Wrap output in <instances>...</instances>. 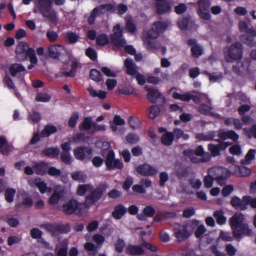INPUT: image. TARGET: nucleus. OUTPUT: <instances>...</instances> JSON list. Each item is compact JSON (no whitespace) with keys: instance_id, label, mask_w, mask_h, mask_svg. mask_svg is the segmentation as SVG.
Here are the masks:
<instances>
[{"instance_id":"f257e3e1","label":"nucleus","mask_w":256,"mask_h":256,"mask_svg":"<svg viewBox=\"0 0 256 256\" xmlns=\"http://www.w3.org/2000/svg\"><path fill=\"white\" fill-rule=\"evenodd\" d=\"M104 192L103 186L100 185L92 194L86 196L84 204L80 203L74 200H71L66 204H63L62 210L66 214L72 213L76 214H81L84 206L89 208L94 205L101 198Z\"/></svg>"},{"instance_id":"f03ea898","label":"nucleus","mask_w":256,"mask_h":256,"mask_svg":"<svg viewBox=\"0 0 256 256\" xmlns=\"http://www.w3.org/2000/svg\"><path fill=\"white\" fill-rule=\"evenodd\" d=\"M168 26V24L165 22H157L154 24L152 29L146 34L143 35V42L148 49L160 50L162 54L166 52V48L162 46L159 43L155 41L160 34L164 32Z\"/></svg>"},{"instance_id":"7ed1b4c3","label":"nucleus","mask_w":256,"mask_h":256,"mask_svg":"<svg viewBox=\"0 0 256 256\" xmlns=\"http://www.w3.org/2000/svg\"><path fill=\"white\" fill-rule=\"evenodd\" d=\"M52 2L53 0H38L34 8V12L39 11L50 22L56 24L59 19L57 12L52 7Z\"/></svg>"},{"instance_id":"20e7f679","label":"nucleus","mask_w":256,"mask_h":256,"mask_svg":"<svg viewBox=\"0 0 256 256\" xmlns=\"http://www.w3.org/2000/svg\"><path fill=\"white\" fill-rule=\"evenodd\" d=\"M198 225V220H192L184 224H175L174 226V234L178 242L186 240L194 232Z\"/></svg>"},{"instance_id":"39448f33","label":"nucleus","mask_w":256,"mask_h":256,"mask_svg":"<svg viewBox=\"0 0 256 256\" xmlns=\"http://www.w3.org/2000/svg\"><path fill=\"white\" fill-rule=\"evenodd\" d=\"M16 58L19 61H24L28 56L30 61L35 63L36 56L34 50L30 48L28 44L25 42H20L16 48Z\"/></svg>"},{"instance_id":"423d86ee","label":"nucleus","mask_w":256,"mask_h":256,"mask_svg":"<svg viewBox=\"0 0 256 256\" xmlns=\"http://www.w3.org/2000/svg\"><path fill=\"white\" fill-rule=\"evenodd\" d=\"M224 56L226 60L228 62L240 60L242 56V44L238 42L226 48L224 50Z\"/></svg>"},{"instance_id":"0eeeda50","label":"nucleus","mask_w":256,"mask_h":256,"mask_svg":"<svg viewBox=\"0 0 256 256\" xmlns=\"http://www.w3.org/2000/svg\"><path fill=\"white\" fill-rule=\"evenodd\" d=\"M184 154L194 163L206 162L210 160L211 158L210 154L204 152V148L202 146H198L195 152L192 150H186L184 151Z\"/></svg>"},{"instance_id":"6e6552de","label":"nucleus","mask_w":256,"mask_h":256,"mask_svg":"<svg viewBox=\"0 0 256 256\" xmlns=\"http://www.w3.org/2000/svg\"><path fill=\"white\" fill-rule=\"evenodd\" d=\"M208 173L218 184L222 186L225 184L226 170L224 168L220 166L213 167L208 170Z\"/></svg>"},{"instance_id":"1a4fd4ad","label":"nucleus","mask_w":256,"mask_h":256,"mask_svg":"<svg viewBox=\"0 0 256 256\" xmlns=\"http://www.w3.org/2000/svg\"><path fill=\"white\" fill-rule=\"evenodd\" d=\"M105 164L107 168L110 170L122 169L124 167L120 160L114 159V153L112 150H108Z\"/></svg>"},{"instance_id":"9d476101","label":"nucleus","mask_w":256,"mask_h":256,"mask_svg":"<svg viewBox=\"0 0 256 256\" xmlns=\"http://www.w3.org/2000/svg\"><path fill=\"white\" fill-rule=\"evenodd\" d=\"M110 39L114 44L118 47L124 46L126 40L122 38V29L118 24L113 28V34L110 36Z\"/></svg>"},{"instance_id":"9b49d317","label":"nucleus","mask_w":256,"mask_h":256,"mask_svg":"<svg viewBox=\"0 0 256 256\" xmlns=\"http://www.w3.org/2000/svg\"><path fill=\"white\" fill-rule=\"evenodd\" d=\"M244 217L241 213L235 214L230 220V227L232 230L233 236H238V230L244 223Z\"/></svg>"},{"instance_id":"f8f14e48","label":"nucleus","mask_w":256,"mask_h":256,"mask_svg":"<svg viewBox=\"0 0 256 256\" xmlns=\"http://www.w3.org/2000/svg\"><path fill=\"white\" fill-rule=\"evenodd\" d=\"M198 16L204 20H210L211 16L209 12L210 2L208 0H198Z\"/></svg>"},{"instance_id":"ddd939ff","label":"nucleus","mask_w":256,"mask_h":256,"mask_svg":"<svg viewBox=\"0 0 256 256\" xmlns=\"http://www.w3.org/2000/svg\"><path fill=\"white\" fill-rule=\"evenodd\" d=\"M92 150L86 146H78L74 150V154L76 159L83 160L86 158H90L92 156Z\"/></svg>"},{"instance_id":"4468645a","label":"nucleus","mask_w":256,"mask_h":256,"mask_svg":"<svg viewBox=\"0 0 256 256\" xmlns=\"http://www.w3.org/2000/svg\"><path fill=\"white\" fill-rule=\"evenodd\" d=\"M136 170L140 174L143 176L156 175L158 172L157 169L148 164H144L138 166L136 168Z\"/></svg>"},{"instance_id":"2eb2a0df","label":"nucleus","mask_w":256,"mask_h":256,"mask_svg":"<svg viewBox=\"0 0 256 256\" xmlns=\"http://www.w3.org/2000/svg\"><path fill=\"white\" fill-rule=\"evenodd\" d=\"M64 193V186L60 185L56 186L54 189L53 194L49 198V204H58L63 196Z\"/></svg>"},{"instance_id":"dca6fc26","label":"nucleus","mask_w":256,"mask_h":256,"mask_svg":"<svg viewBox=\"0 0 256 256\" xmlns=\"http://www.w3.org/2000/svg\"><path fill=\"white\" fill-rule=\"evenodd\" d=\"M156 12L158 14H162L170 10L171 6L166 0H156Z\"/></svg>"},{"instance_id":"f3484780","label":"nucleus","mask_w":256,"mask_h":256,"mask_svg":"<svg viewBox=\"0 0 256 256\" xmlns=\"http://www.w3.org/2000/svg\"><path fill=\"white\" fill-rule=\"evenodd\" d=\"M126 253L130 256H140L144 254V250L140 246L128 245L126 248Z\"/></svg>"},{"instance_id":"a211bd4d","label":"nucleus","mask_w":256,"mask_h":256,"mask_svg":"<svg viewBox=\"0 0 256 256\" xmlns=\"http://www.w3.org/2000/svg\"><path fill=\"white\" fill-rule=\"evenodd\" d=\"M144 88L148 91L146 98L152 103L156 102V100L161 96V94L156 89L150 88L148 86H145Z\"/></svg>"},{"instance_id":"6ab92c4d","label":"nucleus","mask_w":256,"mask_h":256,"mask_svg":"<svg viewBox=\"0 0 256 256\" xmlns=\"http://www.w3.org/2000/svg\"><path fill=\"white\" fill-rule=\"evenodd\" d=\"M124 66L126 70V74L131 76H134L138 72V68L134 63L132 60L126 58L124 61Z\"/></svg>"},{"instance_id":"aec40b11","label":"nucleus","mask_w":256,"mask_h":256,"mask_svg":"<svg viewBox=\"0 0 256 256\" xmlns=\"http://www.w3.org/2000/svg\"><path fill=\"white\" fill-rule=\"evenodd\" d=\"M49 54L52 58H58L64 51V48L62 45H50L48 49Z\"/></svg>"},{"instance_id":"412c9836","label":"nucleus","mask_w":256,"mask_h":256,"mask_svg":"<svg viewBox=\"0 0 256 256\" xmlns=\"http://www.w3.org/2000/svg\"><path fill=\"white\" fill-rule=\"evenodd\" d=\"M188 44L191 46V51L194 56L198 58L202 54V48L199 46L196 40H190L188 42Z\"/></svg>"},{"instance_id":"4be33fe9","label":"nucleus","mask_w":256,"mask_h":256,"mask_svg":"<svg viewBox=\"0 0 256 256\" xmlns=\"http://www.w3.org/2000/svg\"><path fill=\"white\" fill-rule=\"evenodd\" d=\"M236 170H231V172L238 176H247L251 174L252 172L250 168L245 166H235Z\"/></svg>"},{"instance_id":"5701e85b","label":"nucleus","mask_w":256,"mask_h":256,"mask_svg":"<svg viewBox=\"0 0 256 256\" xmlns=\"http://www.w3.org/2000/svg\"><path fill=\"white\" fill-rule=\"evenodd\" d=\"M80 66V64L77 60H73L71 64V69L70 72L62 70L61 73L66 77H73L74 76L76 70Z\"/></svg>"},{"instance_id":"b1692460","label":"nucleus","mask_w":256,"mask_h":256,"mask_svg":"<svg viewBox=\"0 0 256 256\" xmlns=\"http://www.w3.org/2000/svg\"><path fill=\"white\" fill-rule=\"evenodd\" d=\"M230 204L236 210H244L246 209V204L244 202L243 198L241 200L236 196H234L232 198Z\"/></svg>"},{"instance_id":"393cba45","label":"nucleus","mask_w":256,"mask_h":256,"mask_svg":"<svg viewBox=\"0 0 256 256\" xmlns=\"http://www.w3.org/2000/svg\"><path fill=\"white\" fill-rule=\"evenodd\" d=\"M127 208L122 204L118 205L115 207L112 212V216L116 220L120 219L126 213Z\"/></svg>"},{"instance_id":"a878e982","label":"nucleus","mask_w":256,"mask_h":256,"mask_svg":"<svg viewBox=\"0 0 256 256\" xmlns=\"http://www.w3.org/2000/svg\"><path fill=\"white\" fill-rule=\"evenodd\" d=\"M56 250L57 256H66L68 246L67 242L64 240L60 242L56 246Z\"/></svg>"},{"instance_id":"bb28decb","label":"nucleus","mask_w":256,"mask_h":256,"mask_svg":"<svg viewBox=\"0 0 256 256\" xmlns=\"http://www.w3.org/2000/svg\"><path fill=\"white\" fill-rule=\"evenodd\" d=\"M94 124V122L92 121V118L91 117L85 118L80 126V129L81 130H90V133L92 134Z\"/></svg>"},{"instance_id":"cd10ccee","label":"nucleus","mask_w":256,"mask_h":256,"mask_svg":"<svg viewBox=\"0 0 256 256\" xmlns=\"http://www.w3.org/2000/svg\"><path fill=\"white\" fill-rule=\"evenodd\" d=\"M218 136L222 140H225L229 138L234 140H236L238 138V135L232 130H230L228 132L220 131L218 132Z\"/></svg>"},{"instance_id":"c85d7f7f","label":"nucleus","mask_w":256,"mask_h":256,"mask_svg":"<svg viewBox=\"0 0 256 256\" xmlns=\"http://www.w3.org/2000/svg\"><path fill=\"white\" fill-rule=\"evenodd\" d=\"M33 168L36 174L44 175L46 172L48 165L42 162H37L34 165Z\"/></svg>"},{"instance_id":"c756f323","label":"nucleus","mask_w":256,"mask_h":256,"mask_svg":"<svg viewBox=\"0 0 256 256\" xmlns=\"http://www.w3.org/2000/svg\"><path fill=\"white\" fill-rule=\"evenodd\" d=\"M11 148V146L8 143L5 138L0 136V152L4 154H8Z\"/></svg>"},{"instance_id":"7c9ffc66","label":"nucleus","mask_w":256,"mask_h":256,"mask_svg":"<svg viewBox=\"0 0 256 256\" xmlns=\"http://www.w3.org/2000/svg\"><path fill=\"white\" fill-rule=\"evenodd\" d=\"M125 124V120L122 118L118 115H116L114 118L112 122H110V128L114 132H116L118 130L117 126H122Z\"/></svg>"},{"instance_id":"2f4dec72","label":"nucleus","mask_w":256,"mask_h":256,"mask_svg":"<svg viewBox=\"0 0 256 256\" xmlns=\"http://www.w3.org/2000/svg\"><path fill=\"white\" fill-rule=\"evenodd\" d=\"M94 190H93L92 185L90 184H84L79 185L77 190V194L82 196L84 195L86 192H90L91 194Z\"/></svg>"},{"instance_id":"473e14b6","label":"nucleus","mask_w":256,"mask_h":256,"mask_svg":"<svg viewBox=\"0 0 256 256\" xmlns=\"http://www.w3.org/2000/svg\"><path fill=\"white\" fill-rule=\"evenodd\" d=\"M25 68L20 64H14L9 68L10 72L13 76H16L19 72L25 71Z\"/></svg>"},{"instance_id":"72a5a7b5","label":"nucleus","mask_w":256,"mask_h":256,"mask_svg":"<svg viewBox=\"0 0 256 256\" xmlns=\"http://www.w3.org/2000/svg\"><path fill=\"white\" fill-rule=\"evenodd\" d=\"M31 184L36 186L42 194L46 192L48 188L46 184L40 178L34 180Z\"/></svg>"},{"instance_id":"f704fd0d","label":"nucleus","mask_w":256,"mask_h":256,"mask_svg":"<svg viewBox=\"0 0 256 256\" xmlns=\"http://www.w3.org/2000/svg\"><path fill=\"white\" fill-rule=\"evenodd\" d=\"M45 228L53 235H57L62 232V226L58 224H47Z\"/></svg>"},{"instance_id":"c9c22d12","label":"nucleus","mask_w":256,"mask_h":256,"mask_svg":"<svg viewBox=\"0 0 256 256\" xmlns=\"http://www.w3.org/2000/svg\"><path fill=\"white\" fill-rule=\"evenodd\" d=\"M87 90L90 95L92 97H98L99 98L104 99L106 96V93L105 92L102 90L97 92L94 90L92 86H90L87 88Z\"/></svg>"},{"instance_id":"e433bc0d","label":"nucleus","mask_w":256,"mask_h":256,"mask_svg":"<svg viewBox=\"0 0 256 256\" xmlns=\"http://www.w3.org/2000/svg\"><path fill=\"white\" fill-rule=\"evenodd\" d=\"M239 230V234L238 236H233V237L235 238L236 239L238 240H240L242 234L250 236L252 234V230L248 228V225L244 223L242 225L240 228Z\"/></svg>"},{"instance_id":"4c0bfd02","label":"nucleus","mask_w":256,"mask_h":256,"mask_svg":"<svg viewBox=\"0 0 256 256\" xmlns=\"http://www.w3.org/2000/svg\"><path fill=\"white\" fill-rule=\"evenodd\" d=\"M195 228L194 235L196 237L202 239L206 235L205 234L206 232V226L203 224H199V222L198 221V225Z\"/></svg>"},{"instance_id":"58836bf2","label":"nucleus","mask_w":256,"mask_h":256,"mask_svg":"<svg viewBox=\"0 0 256 256\" xmlns=\"http://www.w3.org/2000/svg\"><path fill=\"white\" fill-rule=\"evenodd\" d=\"M71 176L74 180L78 181L80 182H86V174L82 171L74 172L72 174Z\"/></svg>"},{"instance_id":"ea45409f","label":"nucleus","mask_w":256,"mask_h":256,"mask_svg":"<svg viewBox=\"0 0 256 256\" xmlns=\"http://www.w3.org/2000/svg\"><path fill=\"white\" fill-rule=\"evenodd\" d=\"M214 216L216 220L217 223L220 225L224 224L226 222V218L224 216V212L222 210L215 211Z\"/></svg>"},{"instance_id":"a19ab883","label":"nucleus","mask_w":256,"mask_h":256,"mask_svg":"<svg viewBox=\"0 0 256 256\" xmlns=\"http://www.w3.org/2000/svg\"><path fill=\"white\" fill-rule=\"evenodd\" d=\"M212 108L210 106H206L204 104H201L198 108V110L201 114L213 116H216V114L212 112Z\"/></svg>"},{"instance_id":"79ce46f5","label":"nucleus","mask_w":256,"mask_h":256,"mask_svg":"<svg viewBox=\"0 0 256 256\" xmlns=\"http://www.w3.org/2000/svg\"><path fill=\"white\" fill-rule=\"evenodd\" d=\"M174 139V134L172 132H166L162 136V142L166 146L171 145Z\"/></svg>"},{"instance_id":"37998d69","label":"nucleus","mask_w":256,"mask_h":256,"mask_svg":"<svg viewBox=\"0 0 256 256\" xmlns=\"http://www.w3.org/2000/svg\"><path fill=\"white\" fill-rule=\"evenodd\" d=\"M57 131L56 127L51 125H48L41 132L42 137L48 136L50 134H54Z\"/></svg>"},{"instance_id":"c03bdc74","label":"nucleus","mask_w":256,"mask_h":256,"mask_svg":"<svg viewBox=\"0 0 256 256\" xmlns=\"http://www.w3.org/2000/svg\"><path fill=\"white\" fill-rule=\"evenodd\" d=\"M172 96L175 99L186 102H188L192 98V94L190 92H186L185 94H181L174 92L173 93Z\"/></svg>"},{"instance_id":"a18cd8bd","label":"nucleus","mask_w":256,"mask_h":256,"mask_svg":"<svg viewBox=\"0 0 256 256\" xmlns=\"http://www.w3.org/2000/svg\"><path fill=\"white\" fill-rule=\"evenodd\" d=\"M256 151L254 150H250L246 154L244 159L241 160V163L242 164H248L251 162V161L254 159Z\"/></svg>"},{"instance_id":"49530a36","label":"nucleus","mask_w":256,"mask_h":256,"mask_svg":"<svg viewBox=\"0 0 256 256\" xmlns=\"http://www.w3.org/2000/svg\"><path fill=\"white\" fill-rule=\"evenodd\" d=\"M203 74L208 75L209 76V80L210 82H215L220 81L222 78V74L218 72L214 74H210L205 70L202 72Z\"/></svg>"},{"instance_id":"de8ad7c7","label":"nucleus","mask_w":256,"mask_h":256,"mask_svg":"<svg viewBox=\"0 0 256 256\" xmlns=\"http://www.w3.org/2000/svg\"><path fill=\"white\" fill-rule=\"evenodd\" d=\"M225 148L226 147H223L222 144H218L217 145L210 144L208 145V149L210 151L212 154L214 156L219 155L220 150Z\"/></svg>"},{"instance_id":"09e8293b","label":"nucleus","mask_w":256,"mask_h":256,"mask_svg":"<svg viewBox=\"0 0 256 256\" xmlns=\"http://www.w3.org/2000/svg\"><path fill=\"white\" fill-rule=\"evenodd\" d=\"M160 108L156 106H152L148 109V115L151 119H154L159 114Z\"/></svg>"},{"instance_id":"8fccbe9b","label":"nucleus","mask_w":256,"mask_h":256,"mask_svg":"<svg viewBox=\"0 0 256 256\" xmlns=\"http://www.w3.org/2000/svg\"><path fill=\"white\" fill-rule=\"evenodd\" d=\"M65 37L67 40L70 43H75L79 39V36L75 32H68L64 34Z\"/></svg>"},{"instance_id":"3c124183","label":"nucleus","mask_w":256,"mask_h":256,"mask_svg":"<svg viewBox=\"0 0 256 256\" xmlns=\"http://www.w3.org/2000/svg\"><path fill=\"white\" fill-rule=\"evenodd\" d=\"M126 246L125 242L124 240L118 238L114 242V247L115 250L118 252H122Z\"/></svg>"},{"instance_id":"603ef678","label":"nucleus","mask_w":256,"mask_h":256,"mask_svg":"<svg viewBox=\"0 0 256 256\" xmlns=\"http://www.w3.org/2000/svg\"><path fill=\"white\" fill-rule=\"evenodd\" d=\"M16 192V191L14 188H9L6 189L5 192V199L6 201L8 202H12Z\"/></svg>"},{"instance_id":"864d4df0","label":"nucleus","mask_w":256,"mask_h":256,"mask_svg":"<svg viewBox=\"0 0 256 256\" xmlns=\"http://www.w3.org/2000/svg\"><path fill=\"white\" fill-rule=\"evenodd\" d=\"M42 152L48 156L54 158L58 155L60 150L58 148H50L44 150Z\"/></svg>"},{"instance_id":"5fc2aeb1","label":"nucleus","mask_w":256,"mask_h":256,"mask_svg":"<svg viewBox=\"0 0 256 256\" xmlns=\"http://www.w3.org/2000/svg\"><path fill=\"white\" fill-rule=\"evenodd\" d=\"M50 99V96L46 93L39 92L36 97V100L38 102H48Z\"/></svg>"},{"instance_id":"6e6d98bb","label":"nucleus","mask_w":256,"mask_h":256,"mask_svg":"<svg viewBox=\"0 0 256 256\" xmlns=\"http://www.w3.org/2000/svg\"><path fill=\"white\" fill-rule=\"evenodd\" d=\"M243 200L244 202H245L246 207L248 204H250L252 208H256V198L246 196L243 197Z\"/></svg>"},{"instance_id":"4d7b16f0","label":"nucleus","mask_w":256,"mask_h":256,"mask_svg":"<svg viewBox=\"0 0 256 256\" xmlns=\"http://www.w3.org/2000/svg\"><path fill=\"white\" fill-rule=\"evenodd\" d=\"M90 76L92 80L96 82H100L102 80L101 73L96 69L91 70Z\"/></svg>"},{"instance_id":"13d9d810","label":"nucleus","mask_w":256,"mask_h":256,"mask_svg":"<svg viewBox=\"0 0 256 256\" xmlns=\"http://www.w3.org/2000/svg\"><path fill=\"white\" fill-rule=\"evenodd\" d=\"M128 122L130 126L134 129L138 128L140 126V122L136 118L132 116L130 117Z\"/></svg>"},{"instance_id":"bf43d9fd","label":"nucleus","mask_w":256,"mask_h":256,"mask_svg":"<svg viewBox=\"0 0 256 256\" xmlns=\"http://www.w3.org/2000/svg\"><path fill=\"white\" fill-rule=\"evenodd\" d=\"M46 36L50 42H54L58 38V34L53 30H48L46 33Z\"/></svg>"},{"instance_id":"052dcab7","label":"nucleus","mask_w":256,"mask_h":256,"mask_svg":"<svg viewBox=\"0 0 256 256\" xmlns=\"http://www.w3.org/2000/svg\"><path fill=\"white\" fill-rule=\"evenodd\" d=\"M204 98L206 99V102L210 104V100L208 97V96L204 94H200L198 95H194L192 94V98L194 102H199L201 100H204Z\"/></svg>"},{"instance_id":"680f3d73","label":"nucleus","mask_w":256,"mask_h":256,"mask_svg":"<svg viewBox=\"0 0 256 256\" xmlns=\"http://www.w3.org/2000/svg\"><path fill=\"white\" fill-rule=\"evenodd\" d=\"M172 133L174 136H175L177 139L182 138L184 140H187L189 138L188 134H184L182 130L179 128H176Z\"/></svg>"},{"instance_id":"e2e57ef3","label":"nucleus","mask_w":256,"mask_h":256,"mask_svg":"<svg viewBox=\"0 0 256 256\" xmlns=\"http://www.w3.org/2000/svg\"><path fill=\"white\" fill-rule=\"evenodd\" d=\"M234 187L232 185L228 184L224 186L222 190V194L224 196H228L234 191Z\"/></svg>"},{"instance_id":"0e129e2a","label":"nucleus","mask_w":256,"mask_h":256,"mask_svg":"<svg viewBox=\"0 0 256 256\" xmlns=\"http://www.w3.org/2000/svg\"><path fill=\"white\" fill-rule=\"evenodd\" d=\"M61 160L65 164H69L72 162L73 159L70 152H62Z\"/></svg>"},{"instance_id":"69168bd1","label":"nucleus","mask_w":256,"mask_h":256,"mask_svg":"<svg viewBox=\"0 0 256 256\" xmlns=\"http://www.w3.org/2000/svg\"><path fill=\"white\" fill-rule=\"evenodd\" d=\"M96 8L98 9V12L100 14L104 13L106 12L112 11L114 9L112 5L110 4L100 5Z\"/></svg>"},{"instance_id":"338daca9","label":"nucleus","mask_w":256,"mask_h":256,"mask_svg":"<svg viewBox=\"0 0 256 256\" xmlns=\"http://www.w3.org/2000/svg\"><path fill=\"white\" fill-rule=\"evenodd\" d=\"M30 236L34 239L38 240L42 238V232L37 228H33L30 230Z\"/></svg>"},{"instance_id":"774afa93","label":"nucleus","mask_w":256,"mask_h":256,"mask_svg":"<svg viewBox=\"0 0 256 256\" xmlns=\"http://www.w3.org/2000/svg\"><path fill=\"white\" fill-rule=\"evenodd\" d=\"M108 42V38L105 34L99 35L96 38V44L99 46L105 45Z\"/></svg>"}]
</instances>
